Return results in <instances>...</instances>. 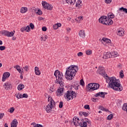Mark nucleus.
I'll use <instances>...</instances> for the list:
<instances>
[{
  "instance_id": "bf43d9fd",
  "label": "nucleus",
  "mask_w": 127,
  "mask_h": 127,
  "mask_svg": "<svg viewBox=\"0 0 127 127\" xmlns=\"http://www.w3.org/2000/svg\"><path fill=\"white\" fill-rule=\"evenodd\" d=\"M77 97V94H76V93H75L74 94H73L72 95V99H75L76 98V97Z\"/></svg>"
},
{
  "instance_id": "79ce46f5",
  "label": "nucleus",
  "mask_w": 127,
  "mask_h": 127,
  "mask_svg": "<svg viewBox=\"0 0 127 127\" xmlns=\"http://www.w3.org/2000/svg\"><path fill=\"white\" fill-rule=\"evenodd\" d=\"M62 108H63V102L61 101L60 102V104H59V108L60 109H62Z\"/></svg>"
},
{
  "instance_id": "39448f33",
  "label": "nucleus",
  "mask_w": 127,
  "mask_h": 127,
  "mask_svg": "<svg viewBox=\"0 0 127 127\" xmlns=\"http://www.w3.org/2000/svg\"><path fill=\"white\" fill-rule=\"evenodd\" d=\"M48 102H50V103L48 105H47L45 109L47 113H50L52 110V108L54 107L53 106V104L54 105H55V102L54 101V100H53L52 97L50 96H49L48 98Z\"/></svg>"
},
{
  "instance_id": "774afa93",
  "label": "nucleus",
  "mask_w": 127,
  "mask_h": 127,
  "mask_svg": "<svg viewBox=\"0 0 127 127\" xmlns=\"http://www.w3.org/2000/svg\"><path fill=\"white\" fill-rule=\"evenodd\" d=\"M4 127H8V125H7V123H5L4 124Z\"/></svg>"
},
{
  "instance_id": "7c9ffc66",
  "label": "nucleus",
  "mask_w": 127,
  "mask_h": 127,
  "mask_svg": "<svg viewBox=\"0 0 127 127\" xmlns=\"http://www.w3.org/2000/svg\"><path fill=\"white\" fill-rule=\"evenodd\" d=\"M53 8V6H52V5L48 3L46 9H48V10H52Z\"/></svg>"
},
{
  "instance_id": "f3484780",
  "label": "nucleus",
  "mask_w": 127,
  "mask_h": 127,
  "mask_svg": "<svg viewBox=\"0 0 127 127\" xmlns=\"http://www.w3.org/2000/svg\"><path fill=\"white\" fill-rule=\"evenodd\" d=\"M64 91V87H60L59 89H58L57 92L59 93L57 94V96H62V93Z\"/></svg>"
},
{
  "instance_id": "c85d7f7f",
  "label": "nucleus",
  "mask_w": 127,
  "mask_h": 127,
  "mask_svg": "<svg viewBox=\"0 0 127 127\" xmlns=\"http://www.w3.org/2000/svg\"><path fill=\"white\" fill-rule=\"evenodd\" d=\"M42 4L44 8L46 9L47 7V5L48 4V3L46 2V1H42Z\"/></svg>"
},
{
  "instance_id": "de8ad7c7",
  "label": "nucleus",
  "mask_w": 127,
  "mask_h": 127,
  "mask_svg": "<svg viewBox=\"0 0 127 127\" xmlns=\"http://www.w3.org/2000/svg\"><path fill=\"white\" fill-rule=\"evenodd\" d=\"M84 109H85V110H90V106L89 105H85Z\"/></svg>"
},
{
  "instance_id": "052dcab7",
  "label": "nucleus",
  "mask_w": 127,
  "mask_h": 127,
  "mask_svg": "<svg viewBox=\"0 0 127 127\" xmlns=\"http://www.w3.org/2000/svg\"><path fill=\"white\" fill-rule=\"evenodd\" d=\"M100 110H101V111H104L105 110V108L103 106H99Z\"/></svg>"
},
{
  "instance_id": "dca6fc26",
  "label": "nucleus",
  "mask_w": 127,
  "mask_h": 127,
  "mask_svg": "<svg viewBox=\"0 0 127 127\" xmlns=\"http://www.w3.org/2000/svg\"><path fill=\"white\" fill-rule=\"evenodd\" d=\"M104 56L102 57L104 59H108V58H111V53L107 52L104 53L103 54Z\"/></svg>"
},
{
  "instance_id": "20e7f679",
  "label": "nucleus",
  "mask_w": 127,
  "mask_h": 127,
  "mask_svg": "<svg viewBox=\"0 0 127 127\" xmlns=\"http://www.w3.org/2000/svg\"><path fill=\"white\" fill-rule=\"evenodd\" d=\"M54 76L56 77V83L57 84H59L61 87H63L64 85V80H63V73L60 72V71L58 70H57L54 72Z\"/></svg>"
},
{
  "instance_id": "c03bdc74",
  "label": "nucleus",
  "mask_w": 127,
  "mask_h": 127,
  "mask_svg": "<svg viewBox=\"0 0 127 127\" xmlns=\"http://www.w3.org/2000/svg\"><path fill=\"white\" fill-rule=\"evenodd\" d=\"M26 32H30V27H29V26H27L26 27Z\"/></svg>"
},
{
  "instance_id": "49530a36",
  "label": "nucleus",
  "mask_w": 127,
  "mask_h": 127,
  "mask_svg": "<svg viewBox=\"0 0 127 127\" xmlns=\"http://www.w3.org/2000/svg\"><path fill=\"white\" fill-rule=\"evenodd\" d=\"M30 27L31 29H34V25L33 24V23H30Z\"/></svg>"
},
{
  "instance_id": "72a5a7b5",
  "label": "nucleus",
  "mask_w": 127,
  "mask_h": 127,
  "mask_svg": "<svg viewBox=\"0 0 127 127\" xmlns=\"http://www.w3.org/2000/svg\"><path fill=\"white\" fill-rule=\"evenodd\" d=\"M15 96L18 99H22V94H19L18 93V94H15Z\"/></svg>"
},
{
  "instance_id": "393cba45",
  "label": "nucleus",
  "mask_w": 127,
  "mask_h": 127,
  "mask_svg": "<svg viewBox=\"0 0 127 127\" xmlns=\"http://www.w3.org/2000/svg\"><path fill=\"white\" fill-rule=\"evenodd\" d=\"M17 89H18V91H21V90H22V89H24V85H23L22 84H20L18 86Z\"/></svg>"
},
{
  "instance_id": "0eeeda50",
  "label": "nucleus",
  "mask_w": 127,
  "mask_h": 127,
  "mask_svg": "<svg viewBox=\"0 0 127 127\" xmlns=\"http://www.w3.org/2000/svg\"><path fill=\"white\" fill-rule=\"evenodd\" d=\"M98 73H99L100 75H101V76H103L104 78H107V79H108L106 80L107 83H108V82L110 81V78L111 77H109V76H108V74L106 73L105 70H104V67H103L102 66H99V69L98 70Z\"/></svg>"
},
{
  "instance_id": "4be33fe9",
  "label": "nucleus",
  "mask_w": 127,
  "mask_h": 127,
  "mask_svg": "<svg viewBox=\"0 0 127 127\" xmlns=\"http://www.w3.org/2000/svg\"><path fill=\"white\" fill-rule=\"evenodd\" d=\"M111 57H117L118 56V52L113 51L110 53Z\"/></svg>"
},
{
  "instance_id": "5701e85b",
  "label": "nucleus",
  "mask_w": 127,
  "mask_h": 127,
  "mask_svg": "<svg viewBox=\"0 0 127 127\" xmlns=\"http://www.w3.org/2000/svg\"><path fill=\"white\" fill-rule=\"evenodd\" d=\"M103 41H104V42H106V43H111L112 41H111V40L107 38H103L102 39Z\"/></svg>"
},
{
  "instance_id": "f704fd0d",
  "label": "nucleus",
  "mask_w": 127,
  "mask_h": 127,
  "mask_svg": "<svg viewBox=\"0 0 127 127\" xmlns=\"http://www.w3.org/2000/svg\"><path fill=\"white\" fill-rule=\"evenodd\" d=\"M113 118H114V115L110 114L107 117V119L108 120V121H111Z\"/></svg>"
},
{
  "instance_id": "69168bd1",
  "label": "nucleus",
  "mask_w": 127,
  "mask_h": 127,
  "mask_svg": "<svg viewBox=\"0 0 127 127\" xmlns=\"http://www.w3.org/2000/svg\"><path fill=\"white\" fill-rule=\"evenodd\" d=\"M66 30H67V31L68 32H70V30H71V28H67L66 29Z\"/></svg>"
},
{
  "instance_id": "6e6d98bb",
  "label": "nucleus",
  "mask_w": 127,
  "mask_h": 127,
  "mask_svg": "<svg viewBox=\"0 0 127 127\" xmlns=\"http://www.w3.org/2000/svg\"><path fill=\"white\" fill-rule=\"evenodd\" d=\"M53 28L55 30L58 29V27H57V25H56V24L53 25Z\"/></svg>"
},
{
  "instance_id": "864d4df0",
  "label": "nucleus",
  "mask_w": 127,
  "mask_h": 127,
  "mask_svg": "<svg viewBox=\"0 0 127 127\" xmlns=\"http://www.w3.org/2000/svg\"><path fill=\"white\" fill-rule=\"evenodd\" d=\"M3 116H4V113H0V120H1L3 118Z\"/></svg>"
},
{
  "instance_id": "2f4dec72",
  "label": "nucleus",
  "mask_w": 127,
  "mask_h": 127,
  "mask_svg": "<svg viewBox=\"0 0 127 127\" xmlns=\"http://www.w3.org/2000/svg\"><path fill=\"white\" fill-rule=\"evenodd\" d=\"M47 38H48V36H47L46 35H45L41 37V41H46Z\"/></svg>"
},
{
  "instance_id": "9b49d317",
  "label": "nucleus",
  "mask_w": 127,
  "mask_h": 127,
  "mask_svg": "<svg viewBox=\"0 0 127 127\" xmlns=\"http://www.w3.org/2000/svg\"><path fill=\"white\" fill-rule=\"evenodd\" d=\"M10 76V73L8 72H4L3 74L2 78V82H4L6 79L8 78Z\"/></svg>"
},
{
  "instance_id": "4d7b16f0",
  "label": "nucleus",
  "mask_w": 127,
  "mask_h": 127,
  "mask_svg": "<svg viewBox=\"0 0 127 127\" xmlns=\"http://www.w3.org/2000/svg\"><path fill=\"white\" fill-rule=\"evenodd\" d=\"M56 24V25L57 26L58 28H59V27H61V25H62L61 24V23H57V24Z\"/></svg>"
},
{
  "instance_id": "a18cd8bd",
  "label": "nucleus",
  "mask_w": 127,
  "mask_h": 127,
  "mask_svg": "<svg viewBox=\"0 0 127 127\" xmlns=\"http://www.w3.org/2000/svg\"><path fill=\"white\" fill-rule=\"evenodd\" d=\"M36 13H38L39 15H41L42 14V11L40 9H38L37 12H36Z\"/></svg>"
},
{
  "instance_id": "cd10ccee",
  "label": "nucleus",
  "mask_w": 127,
  "mask_h": 127,
  "mask_svg": "<svg viewBox=\"0 0 127 127\" xmlns=\"http://www.w3.org/2000/svg\"><path fill=\"white\" fill-rule=\"evenodd\" d=\"M15 68H16L18 72L21 73V74H22V73L23 72V71H21V69H20V66L19 65H16L15 66Z\"/></svg>"
},
{
  "instance_id": "680f3d73",
  "label": "nucleus",
  "mask_w": 127,
  "mask_h": 127,
  "mask_svg": "<svg viewBox=\"0 0 127 127\" xmlns=\"http://www.w3.org/2000/svg\"><path fill=\"white\" fill-rule=\"evenodd\" d=\"M98 100V99L97 98H92V100L93 102H97V100Z\"/></svg>"
},
{
  "instance_id": "3c124183",
  "label": "nucleus",
  "mask_w": 127,
  "mask_h": 127,
  "mask_svg": "<svg viewBox=\"0 0 127 127\" xmlns=\"http://www.w3.org/2000/svg\"><path fill=\"white\" fill-rule=\"evenodd\" d=\"M112 2V0H105V3H111Z\"/></svg>"
},
{
  "instance_id": "4c0bfd02",
  "label": "nucleus",
  "mask_w": 127,
  "mask_h": 127,
  "mask_svg": "<svg viewBox=\"0 0 127 127\" xmlns=\"http://www.w3.org/2000/svg\"><path fill=\"white\" fill-rule=\"evenodd\" d=\"M86 54L87 55H91L92 54V50H88L86 51Z\"/></svg>"
},
{
  "instance_id": "13d9d810",
  "label": "nucleus",
  "mask_w": 127,
  "mask_h": 127,
  "mask_svg": "<svg viewBox=\"0 0 127 127\" xmlns=\"http://www.w3.org/2000/svg\"><path fill=\"white\" fill-rule=\"evenodd\" d=\"M77 56L80 57V56H83V53L82 52H79L77 54Z\"/></svg>"
},
{
  "instance_id": "c9c22d12",
  "label": "nucleus",
  "mask_w": 127,
  "mask_h": 127,
  "mask_svg": "<svg viewBox=\"0 0 127 127\" xmlns=\"http://www.w3.org/2000/svg\"><path fill=\"white\" fill-rule=\"evenodd\" d=\"M80 85H81V86H82V87H84V86H85V82H84V80L83 79H81L80 80Z\"/></svg>"
},
{
  "instance_id": "e433bc0d",
  "label": "nucleus",
  "mask_w": 127,
  "mask_h": 127,
  "mask_svg": "<svg viewBox=\"0 0 127 127\" xmlns=\"http://www.w3.org/2000/svg\"><path fill=\"white\" fill-rule=\"evenodd\" d=\"M23 69H24L25 71L27 72V71L29 70V66L25 65L24 67H23Z\"/></svg>"
},
{
  "instance_id": "423d86ee",
  "label": "nucleus",
  "mask_w": 127,
  "mask_h": 127,
  "mask_svg": "<svg viewBox=\"0 0 127 127\" xmlns=\"http://www.w3.org/2000/svg\"><path fill=\"white\" fill-rule=\"evenodd\" d=\"M100 88V84L99 83H89L88 84L86 87V91H91L92 90V91H95V90H98Z\"/></svg>"
},
{
  "instance_id": "bb28decb",
  "label": "nucleus",
  "mask_w": 127,
  "mask_h": 127,
  "mask_svg": "<svg viewBox=\"0 0 127 127\" xmlns=\"http://www.w3.org/2000/svg\"><path fill=\"white\" fill-rule=\"evenodd\" d=\"M115 18V14L113 13H109L108 14V17L107 18Z\"/></svg>"
},
{
  "instance_id": "9d476101",
  "label": "nucleus",
  "mask_w": 127,
  "mask_h": 127,
  "mask_svg": "<svg viewBox=\"0 0 127 127\" xmlns=\"http://www.w3.org/2000/svg\"><path fill=\"white\" fill-rule=\"evenodd\" d=\"M105 95H108V93L106 92H99L98 93H96L95 94V96L96 97H101V98H103V99H105Z\"/></svg>"
},
{
  "instance_id": "603ef678",
  "label": "nucleus",
  "mask_w": 127,
  "mask_h": 127,
  "mask_svg": "<svg viewBox=\"0 0 127 127\" xmlns=\"http://www.w3.org/2000/svg\"><path fill=\"white\" fill-rule=\"evenodd\" d=\"M42 31H47V28H46V26H44L42 28Z\"/></svg>"
},
{
  "instance_id": "f257e3e1",
  "label": "nucleus",
  "mask_w": 127,
  "mask_h": 127,
  "mask_svg": "<svg viewBox=\"0 0 127 127\" xmlns=\"http://www.w3.org/2000/svg\"><path fill=\"white\" fill-rule=\"evenodd\" d=\"M78 70V66L76 65H70L65 71L64 76L66 80H73L76 73Z\"/></svg>"
},
{
  "instance_id": "58836bf2",
  "label": "nucleus",
  "mask_w": 127,
  "mask_h": 127,
  "mask_svg": "<svg viewBox=\"0 0 127 127\" xmlns=\"http://www.w3.org/2000/svg\"><path fill=\"white\" fill-rule=\"evenodd\" d=\"M14 107H11L10 108V109H9V112L11 113L12 114V113H13L14 112Z\"/></svg>"
},
{
  "instance_id": "ddd939ff",
  "label": "nucleus",
  "mask_w": 127,
  "mask_h": 127,
  "mask_svg": "<svg viewBox=\"0 0 127 127\" xmlns=\"http://www.w3.org/2000/svg\"><path fill=\"white\" fill-rule=\"evenodd\" d=\"M5 90H10L11 88V84H10V82H7L4 83V85H3Z\"/></svg>"
},
{
  "instance_id": "1a4fd4ad",
  "label": "nucleus",
  "mask_w": 127,
  "mask_h": 127,
  "mask_svg": "<svg viewBox=\"0 0 127 127\" xmlns=\"http://www.w3.org/2000/svg\"><path fill=\"white\" fill-rule=\"evenodd\" d=\"M14 32V33H13ZM15 32V31L9 32L7 31H3V34H4L7 37H11V36H13L14 35V33Z\"/></svg>"
},
{
  "instance_id": "7ed1b4c3",
  "label": "nucleus",
  "mask_w": 127,
  "mask_h": 127,
  "mask_svg": "<svg viewBox=\"0 0 127 127\" xmlns=\"http://www.w3.org/2000/svg\"><path fill=\"white\" fill-rule=\"evenodd\" d=\"M73 123L74 126H75V127H88L87 126H88V127H91V121L90 120H88L87 122H82V121L79 120L78 118L74 117L72 119V121L71 122Z\"/></svg>"
},
{
  "instance_id": "4468645a",
  "label": "nucleus",
  "mask_w": 127,
  "mask_h": 127,
  "mask_svg": "<svg viewBox=\"0 0 127 127\" xmlns=\"http://www.w3.org/2000/svg\"><path fill=\"white\" fill-rule=\"evenodd\" d=\"M113 20L111 18H108L107 19L106 22L104 23V25H112L113 24Z\"/></svg>"
},
{
  "instance_id": "338daca9",
  "label": "nucleus",
  "mask_w": 127,
  "mask_h": 127,
  "mask_svg": "<svg viewBox=\"0 0 127 127\" xmlns=\"http://www.w3.org/2000/svg\"><path fill=\"white\" fill-rule=\"evenodd\" d=\"M103 111H104V112H110V111H109V110H108V109H106V108H104V110H103Z\"/></svg>"
},
{
  "instance_id": "5fc2aeb1",
  "label": "nucleus",
  "mask_w": 127,
  "mask_h": 127,
  "mask_svg": "<svg viewBox=\"0 0 127 127\" xmlns=\"http://www.w3.org/2000/svg\"><path fill=\"white\" fill-rule=\"evenodd\" d=\"M82 114L84 115V117H88V114L87 112H82Z\"/></svg>"
},
{
  "instance_id": "e2e57ef3",
  "label": "nucleus",
  "mask_w": 127,
  "mask_h": 127,
  "mask_svg": "<svg viewBox=\"0 0 127 127\" xmlns=\"http://www.w3.org/2000/svg\"><path fill=\"white\" fill-rule=\"evenodd\" d=\"M67 3H68V4L70 3V1H71V0H65Z\"/></svg>"
},
{
  "instance_id": "a878e982",
  "label": "nucleus",
  "mask_w": 127,
  "mask_h": 127,
  "mask_svg": "<svg viewBox=\"0 0 127 127\" xmlns=\"http://www.w3.org/2000/svg\"><path fill=\"white\" fill-rule=\"evenodd\" d=\"M123 10V12H125L126 13H127V8H124V7H121L119 8V11L122 12Z\"/></svg>"
},
{
  "instance_id": "aec40b11",
  "label": "nucleus",
  "mask_w": 127,
  "mask_h": 127,
  "mask_svg": "<svg viewBox=\"0 0 127 127\" xmlns=\"http://www.w3.org/2000/svg\"><path fill=\"white\" fill-rule=\"evenodd\" d=\"M75 6L78 8H82V1L78 0L76 3Z\"/></svg>"
},
{
  "instance_id": "0e129e2a",
  "label": "nucleus",
  "mask_w": 127,
  "mask_h": 127,
  "mask_svg": "<svg viewBox=\"0 0 127 127\" xmlns=\"http://www.w3.org/2000/svg\"><path fill=\"white\" fill-rule=\"evenodd\" d=\"M12 40H16V37L13 36L12 38Z\"/></svg>"
},
{
  "instance_id": "09e8293b",
  "label": "nucleus",
  "mask_w": 127,
  "mask_h": 127,
  "mask_svg": "<svg viewBox=\"0 0 127 127\" xmlns=\"http://www.w3.org/2000/svg\"><path fill=\"white\" fill-rule=\"evenodd\" d=\"M75 2H76V0H71L69 2V4H74Z\"/></svg>"
},
{
  "instance_id": "473e14b6",
  "label": "nucleus",
  "mask_w": 127,
  "mask_h": 127,
  "mask_svg": "<svg viewBox=\"0 0 127 127\" xmlns=\"http://www.w3.org/2000/svg\"><path fill=\"white\" fill-rule=\"evenodd\" d=\"M122 110H123V111H126V112H127V103H125L122 107Z\"/></svg>"
},
{
  "instance_id": "f03ea898",
  "label": "nucleus",
  "mask_w": 127,
  "mask_h": 127,
  "mask_svg": "<svg viewBox=\"0 0 127 127\" xmlns=\"http://www.w3.org/2000/svg\"><path fill=\"white\" fill-rule=\"evenodd\" d=\"M109 86L114 90V91H119L120 92L123 91V86L118 82L117 78L115 77H111L109 78Z\"/></svg>"
},
{
  "instance_id": "a19ab883",
  "label": "nucleus",
  "mask_w": 127,
  "mask_h": 127,
  "mask_svg": "<svg viewBox=\"0 0 127 127\" xmlns=\"http://www.w3.org/2000/svg\"><path fill=\"white\" fill-rule=\"evenodd\" d=\"M120 76L121 78H124V71L123 70H121L120 72Z\"/></svg>"
},
{
  "instance_id": "6e6552de",
  "label": "nucleus",
  "mask_w": 127,
  "mask_h": 127,
  "mask_svg": "<svg viewBox=\"0 0 127 127\" xmlns=\"http://www.w3.org/2000/svg\"><path fill=\"white\" fill-rule=\"evenodd\" d=\"M73 94H75V91H67L64 94L65 99H67V101H70V100H73Z\"/></svg>"
},
{
  "instance_id": "ea45409f",
  "label": "nucleus",
  "mask_w": 127,
  "mask_h": 127,
  "mask_svg": "<svg viewBox=\"0 0 127 127\" xmlns=\"http://www.w3.org/2000/svg\"><path fill=\"white\" fill-rule=\"evenodd\" d=\"M22 96V98H25L26 99H27V98H28V95H27V94H26V93L23 94Z\"/></svg>"
},
{
  "instance_id": "6ab92c4d",
  "label": "nucleus",
  "mask_w": 127,
  "mask_h": 127,
  "mask_svg": "<svg viewBox=\"0 0 127 127\" xmlns=\"http://www.w3.org/2000/svg\"><path fill=\"white\" fill-rule=\"evenodd\" d=\"M35 73L38 76H39L40 74H41V72L40 71V70H39V67L38 66L35 67Z\"/></svg>"
},
{
  "instance_id": "37998d69",
  "label": "nucleus",
  "mask_w": 127,
  "mask_h": 127,
  "mask_svg": "<svg viewBox=\"0 0 127 127\" xmlns=\"http://www.w3.org/2000/svg\"><path fill=\"white\" fill-rule=\"evenodd\" d=\"M0 51H3V50H5V46H0Z\"/></svg>"
},
{
  "instance_id": "8fccbe9b",
  "label": "nucleus",
  "mask_w": 127,
  "mask_h": 127,
  "mask_svg": "<svg viewBox=\"0 0 127 127\" xmlns=\"http://www.w3.org/2000/svg\"><path fill=\"white\" fill-rule=\"evenodd\" d=\"M20 31H21V32H23L24 31H26V27H22L20 29Z\"/></svg>"
},
{
  "instance_id": "2eb2a0df",
  "label": "nucleus",
  "mask_w": 127,
  "mask_h": 127,
  "mask_svg": "<svg viewBox=\"0 0 127 127\" xmlns=\"http://www.w3.org/2000/svg\"><path fill=\"white\" fill-rule=\"evenodd\" d=\"M18 122L16 119L13 120L11 123V127H17Z\"/></svg>"
},
{
  "instance_id": "412c9836",
  "label": "nucleus",
  "mask_w": 127,
  "mask_h": 127,
  "mask_svg": "<svg viewBox=\"0 0 127 127\" xmlns=\"http://www.w3.org/2000/svg\"><path fill=\"white\" fill-rule=\"evenodd\" d=\"M21 13H25L27 11V7H22L20 10Z\"/></svg>"
},
{
  "instance_id": "f8f14e48",
  "label": "nucleus",
  "mask_w": 127,
  "mask_h": 127,
  "mask_svg": "<svg viewBox=\"0 0 127 127\" xmlns=\"http://www.w3.org/2000/svg\"><path fill=\"white\" fill-rule=\"evenodd\" d=\"M108 18V17L106 16H102L99 19V22L100 23H102V24H104L105 22L107 21V19Z\"/></svg>"
},
{
  "instance_id": "b1692460",
  "label": "nucleus",
  "mask_w": 127,
  "mask_h": 127,
  "mask_svg": "<svg viewBox=\"0 0 127 127\" xmlns=\"http://www.w3.org/2000/svg\"><path fill=\"white\" fill-rule=\"evenodd\" d=\"M117 34L118 35H119V36H124V34H125V33L123 32V31L121 30H118Z\"/></svg>"
},
{
  "instance_id": "c756f323",
  "label": "nucleus",
  "mask_w": 127,
  "mask_h": 127,
  "mask_svg": "<svg viewBox=\"0 0 127 127\" xmlns=\"http://www.w3.org/2000/svg\"><path fill=\"white\" fill-rule=\"evenodd\" d=\"M34 127H43V126L40 124H36L35 123H33L31 124Z\"/></svg>"
},
{
  "instance_id": "a211bd4d",
  "label": "nucleus",
  "mask_w": 127,
  "mask_h": 127,
  "mask_svg": "<svg viewBox=\"0 0 127 127\" xmlns=\"http://www.w3.org/2000/svg\"><path fill=\"white\" fill-rule=\"evenodd\" d=\"M79 36L82 38H84L86 36L85 34V31L81 30L78 33Z\"/></svg>"
}]
</instances>
